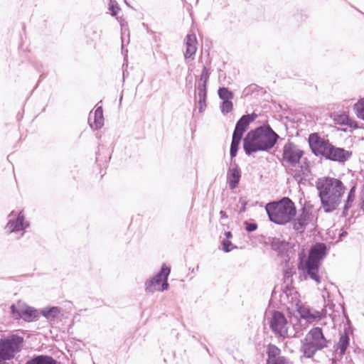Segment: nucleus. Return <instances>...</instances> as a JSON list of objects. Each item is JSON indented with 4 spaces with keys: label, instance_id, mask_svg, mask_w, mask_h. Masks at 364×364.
I'll return each instance as SVG.
<instances>
[{
    "label": "nucleus",
    "instance_id": "nucleus-1",
    "mask_svg": "<svg viewBox=\"0 0 364 364\" xmlns=\"http://www.w3.org/2000/svg\"><path fill=\"white\" fill-rule=\"evenodd\" d=\"M279 136L269 124L250 130L244 137L242 146L246 155L257 151H269L277 143Z\"/></svg>",
    "mask_w": 364,
    "mask_h": 364
},
{
    "label": "nucleus",
    "instance_id": "nucleus-2",
    "mask_svg": "<svg viewBox=\"0 0 364 364\" xmlns=\"http://www.w3.org/2000/svg\"><path fill=\"white\" fill-rule=\"evenodd\" d=\"M318 195L325 213L334 211L340 205L345 186L338 178L323 177L316 181Z\"/></svg>",
    "mask_w": 364,
    "mask_h": 364
},
{
    "label": "nucleus",
    "instance_id": "nucleus-3",
    "mask_svg": "<svg viewBox=\"0 0 364 364\" xmlns=\"http://www.w3.org/2000/svg\"><path fill=\"white\" fill-rule=\"evenodd\" d=\"M304 151L300 146L291 141H288L282 148V154L280 159L282 166L289 170L299 166L300 169L296 170L294 178L301 180L304 176L309 171V162L306 158H304Z\"/></svg>",
    "mask_w": 364,
    "mask_h": 364
},
{
    "label": "nucleus",
    "instance_id": "nucleus-4",
    "mask_svg": "<svg viewBox=\"0 0 364 364\" xmlns=\"http://www.w3.org/2000/svg\"><path fill=\"white\" fill-rule=\"evenodd\" d=\"M265 210L269 220L277 225L289 223L296 213L294 202L288 197L267 203Z\"/></svg>",
    "mask_w": 364,
    "mask_h": 364
},
{
    "label": "nucleus",
    "instance_id": "nucleus-5",
    "mask_svg": "<svg viewBox=\"0 0 364 364\" xmlns=\"http://www.w3.org/2000/svg\"><path fill=\"white\" fill-rule=\"evenodd\" d=\"M23 343V337L15 334L0 338V364L14 359L21 350Z\"/></svg>",
    "mask_w": 364,
    "mask_h": 364
},
{
    "label": "nucleus",
    "instance_id": "nucleus-6",
    "mask_svg": "<svg viewBox=\"0 0 364 364\" xmlns=\"http://www.w3.org/2000/svg\"><path fill=\"white\" fill-rule=\"evenodd\" d=\"M308 143L311 152L316 156H322L326 159L332 144L328 139L321 137L318 133H312L309 136Z\"/></svg>",
    "mask_w": 364,
    "mask_h": 364
},
{
    "label": "nucleus",
    "instance_id": "nucleus-7",
    "mask_svg": "<svg viewBox=\"0 0 364 364\" xmlns=\"http://www.w3.org/2000/svg\"><path fill=\"white\" fill-rule=\"evenodd\" d=\"M288 321L284 314L274 311L269 321V327L277 337L285 338L288 334Z\"/></svg>",
    "mask_w": 364,
    "mask_h": 364
},
{
    "label": "nucleus",
    "instance_id": "nucleus-8",
    "mask_svg": "<svg viewBox=\"0 0 364 364\" xmlns=\"http://www.w3.org/2000/svg\"><path fill=\"white\" fill-rule=\"evenodd\" d=\"M170 272L171 269L166 264H163L161 270L152 278L148 279L145 282L146 291L148 293H154L157 291L159 284L162 282V279H168Z\"/></svg>",
    "mask_w": 364,
    "mask_h": 364
},
{
    "label": "nucleus",
    "instance_id": "nucleus-9",
    "mask_svg": "<svg viewBox=\"0 0 364 364\" xmlns=\"http://www.w3.org/2000/svg\"><path fill=\"white\" fill-rule=\"evenodd\" d=\"M320 265L301 259L298 266L299 269L304 272L305 279H311L317 284L321 282V277L319 274Z\"/></svg>",
    "mask_w": 364,
    "mask_h": 364
},
{
    "label": "nucleus",
    "instance_id": "nucleus-10",
    "mask_svg": "<svg viewBox=\"0 0 364 364\" xmlns=\"http://www.w3.org/2000/svg\"><path fill=\"white\" fill-rule=\"evenodd\" d=\"M11 311L15 318H23L27 322L36 321L39 317L38 311L31 306H26L24 309H18L13 304L11 306Z\"/></svg>",
    "mask_w": 364,
    "mask_h": 364
},
{
    "label": "nucleus",
    "instance_id": "nucleus-11",
    "mask_svg": "<svg viewBox=\"0 0 364 364\" xmlns=\"http://www.w3.org/2000/svg\"><path fill=\"white\" fill-rule=\"evenodd\" d=\"M327 253L326 245L323 242H317L313 245L309 252V255L304 261L321 264V261Z\"/></svg>",
    "mask_w": 364,
    "mask_h": 364
},
{
    "label": "nucleus",
    "instance_id": "nucleus-12",
    "mask_svg": "<svg viewBox=\"0 0 364 364\" xmlns=\"http://www.w3.org/2000/svg\"><path fill=\"white\" fill-rule=\"evenodd\" d=\"M305 340L316 346L320 350L327 347V340L323 336L321 328L314 327L309 331L305 337Z\"/></svg>",
    "mask_w": 364,
    "mask_h": 364
},
{
    "label": "nucleus",
    "instance_id": "nucleus-13",
    "mask_svg": "<svg viewBox=\"0 0 364 364\" xmlns=\"http://www.w3.org/2000/svg\"><path fill=\"white\" fill-rule=\"evenodd\" d=\"M351 156L352 152L350 151L331 144L326 159L344 164Z\"/></svg>",
    "mask_w": 364,
    "mask_h": 364
},
{
    "label": "nucleus",
    "instance_id": "nucleus-14",
    "mask_svg": "<svg viewBox=\"0 0 364 364\" xmlns=\"http://www.w3.org/2000/svg\"><path fill=\"white\" fill-rule=\"evenodd\" d=\"M257 117V114L255 112L242 115L237 122L232 135L242 138L243 134L248 129L250 123L254 122Z\"/></svg>",
    "mask_w": 364,
    "mask_h": 364
},
{
    "label": "nucleus",
    "instance_id": "nucleus-15",
    "mask_svg": "<svg viewBox=\"0 0 364 364\" xmlns=\"http://www.w3.org/2000/svg\"><path fill=\"white\" fill-rule=\"evenodd\" d=\"M314 215L309 208L304 207L301 209L298 217L293 222V228L296 231H303L306 226L312 222Z\"/></svg>",
    "mask_w": 364,
    "mask_h": 364
},
{
    "label": "nucleus",
    "instance_id": "nucleus-16",
    "mask_svg": "<svg viewBox=\"0 0 364 364\" xmlns=\"http://www.w3.org/2000/svg\"><path fill=\"white\" fill-rule=\"evenodd\" d=\"M29 226V223L25 221V217L21 211L18 213L16 220H11L8 222L6 228L9 232H18L25 230Z\"/></svg>",
    "mask_w": 364,
    "mask_h": 364
},
{
    "label": "nucleus",
    "instance_id": "nucleus-17",
    "mask_svg": "<svg viewBox=\"0 0 364 364\" xmlns=\"http://www.w3.org/2000/svg\"><path fill=\"white\" fill-rule=\"evenodd\" d=\"M241 171L239 166L234 161V166L229 168L227 173V180L230 189L235 188L240 180Z\"/></svg>",
    "mask_w": 364,
    "mask_h": 364
},
{
    "label": "nucleus",
    "instance_id": "nucleus-18",
    "mask_svg": "<svg viewBox=\"0 0 364 364\" xmlns=\"http://www.w3.org/2000/svg\"><path fill=\"white\" fill-rule=\"evenodd\" d=\"M186 43V51L184 53L185 58H191L193 55H195L197 48H196V38L193 34H188L185 39Z\"/></svg>",
    "mask_w": 364,
    "mask_h": 364
},
{
    "label": "nucleus",
    "instance_id": "nucleus-19",
    "mask_svg": "<svg viewBox=\"0 0 364 364\" xmlns=\"http://www.w3.org/2000/svg\"><path fill=\"white\" fill-rule=\"evenodd\" d=\"M50 355H36L26 360L25 364H60Z\"/></svg>",
    "mask_w": 364,
    "mask_h": 364
},
{
    "label": "nucleus",
    "instance_id": "nucleus-20",
    "mask_svg": "<svg viewBox=\"0 0 364 364\" xmlns=\"http://www.w3.org/2000/svg\"><path fill=\"white\" fill-rule=\"evenodd\" d=\"M318 350H321L316 346L311 344V343H310L309 341H307L305 339L304 341H302L301 351L303 353L304 355L306 358H312Z\"/></svg>",
    "mask_w": 364,
    "mask_h": 364
},
{
    "label": "nucleus",
    "instance_id": "nucleus-21",
    "mask_svg": "<svg viewBox=\"0 0 364 364\" xmlns=\"http://www.w3.org/2000/svg\"><path fill=\"white\" fill-rule=\"evenodd\" d=\"M281 350L273 344H269L267 348V354L268 359L267 360L266 364H270L271 363L277 360L281 356Z\"/></svg>",
    "mask_w": 364,
    "mask_h": 364
},
{
    "label": "nucleus",
    "instance_id": "nucleus-22",
    "mask_svg": "<svg viewBox=\"0 0 364 364\" xmlns=\"http://www.w3.org/2000/svg\"><path fill=\"white\" fill-rule=\"evenodd\" d=\"M94 122L90 127L94 129H99L103 126L104 117L102 107H97L93 113Z\"/></svg>",
    "mask_w": 364,
    "mask_h": 364
},
{
    "label": "nucleus",
    "instance_id": "nucleus-23",
    "mask_svg": "<svg viewBox=\"0 0 364 364\" xmlns=\"http://www.w3.org/2000/svg\"><path fill=\"white\" fill-rule=\"evenodd\" d=\"M334 119L336 123L340 125H347L354 129L358 127L357 122L350 119L349 117L345 114L337 115Z\"/></svg>",
    "mask_w": 364,
    "mask_h": 364
},
{
    "label": "nucleus",
    "instance_id": "nucleus-24",
    "mask_svg": "<svg viewBox=\"0 0 364 364\" xmlns=\"http://www.w3.org/2000/svg\"><path fill=\"white\" fill-rule=\"evenodd\" d=\"M350 338L346 332L341 334L337 343V348L340 351L341 355L345 354L348 346H349Z\"/></svg>",
    "mask_w": 364,
    "mask_h": 364
},
{
    "label": "nucleus",
    "instance_id": "nucleus-25",
    "mask_svg": "<svg viewBox=\"0 0 364 364\" xmlns=\"http://www.w3.org/2000/svg\"><path fill=\"white\" fill-rule=\"evenodd\" d=\"M271 247L272 249L277 252L279 255H282L287 250V242L284 240L274 238L271 242Z\"/></svg>",
    "mask_w": 364,
    "mask_h": 364
},
{
    "label": "nucleus",
    "instance_id": "nucleus-26",
    "mask_svg": "<svg viewBox=\"0 0 364 364\" xmlns=\"http://www.w3.org/2000/svg\"><path fill=\"white\" fill-rule=\"evenodd\" d=\"M242 139V138H240V137H238V136H236L234 135H232V141H231L230 149V155L231 157V162H230L231 164L234 162L233 158H235L237 156V151L239 149V146H240Z\"/></svg>",
    "mask_w": 364,
    "mask_h": 364
},
{
    "label": "nucleus",
    "instance_id": "nucleus-27",
    "mask_svg": "<svg viewBox=\"0 0 364 364\" xmlns=\"http://www.w3.org/2000/svg\"><path fill=\"white\" fill-rule=\"evenodd\" d=\"M355 187L353 186L347 196V199L346 200V203L344 204L342 215L346 217L348 215V212L349 208L352 206V204L353 203L354 198H355Z\"/></svg>",
    "mask_w": 364,
    "mask_h": 364
},
{
    "label": "nucleus",
    "instance_id": "nucleus-28",
    "mask_svg": "<svg viewBox=\"0 0 364 364\" xmlns=\"http://www.w3.org/2000/svg\"><path fill=\"white\" fill-rule=\"evenodd\" d=\"M60 313V309L57 306H52L41 311V314L46 318L50 319L55 318Z\"/></svg>",
    "mask_w": 364,
    "mask_h": 364
},
{
    "label": "nucleus",
    "instance_id": "nucleus-29",
    "mask_svg": "<svg viewBox=\"0 0 364 364\" xmlns=\"http://www.w3.org/2000/svg\"><path fill=\"white\" fill-rule=\"evenodd\" d=\"M218 93L219 97L223 100V101L231 100L234 97L233 92L225 87H220L218 90Z\"/></svg>",
    "mask_w": 364,
    "mask_h": 364
},
{
    "label": "nucleus",
    "instance_id": "nucleus-30",
    "mask_svg": "<svg viewBox=\"0 0 364 364\" xmlns=\"http://www.w3.org/2000/svg\"><path fill=\"white\" fill-rule=\"evenodd\" d=\"M357 117L364 120V99L359 100L353 106Z\"/></svg>",
    "mask_w": 364,
    "mask_h": 364
},
{
    "label": "nucleus",
    "instance_id": "nucleus-31",
    "mask_svg": "<svg viewBox=\"0 0 364 364\" xmlns=\"http://www.w3.org/2000/svg\"><path fill=\"white\" fill-rule=\"evenodd\" d=\"M233 108L232 102L230 100L223 101L220 105L221 112L226 114L232 111Z\"/></svg>",
    "mask_w": 364,
    "mask_h": 364
},
{
    "label": "nucleus",
    "instance_id": "nucleus-32",
    "mask_svg": "<svg viewBox=\"0 0 364 364\" xmlns=\"http://www.w3.org/2000/svg\"><path fill=\"white\" fill-rule=\"evenodd\" d=\"M259 87L255 84H252L246 87L242 91V96L244 97L252 94L253 92H258Z\"/></svg>",
    "mask_w": 364,
    "mask_h": 364
},
{
    "label": "nucleus",
    "instance_id": "nucleus-33",
    "mask_svg": "<svg viewBox=\"0 0 364 364\" xmlns=\"http://www.w3.org/2000/svg\"><path fill=\"white\" fill-rule=\"evenodd\" d=\"M299 313L302 318L306 319L309 321H311V317H313L311 316V309L306 307H300L299 309Z\"/></svg>",
    "mask_w": 364,
    "mask_h": 364
},
{
    "label": "nucleus",
    "instance_id": "nucleus-34",
    "mask_svg": "<svg viewBox=\"0 0 364 364\" xmlns=\"http://www.w3.org/2000/svg\"><path fill=\"white\" fill-rule=\"evenodd\" d=\"M222 246H223L222 250L225 252H229L236 247L233 246L232 243L230 240H225V239H224L222 241Z\"/></svg>",
    "mask_w": 364,
    "mask_h": 364
},
{
    "label": "nucleus",
    "instance_id": "nucleus-35",
    "mask_svg": "<svg viewBox=\"0 0 364 364\" xmlns=\"http://www.w3.org/2000/svg\"><path fill=\"white\" fill-rule=\"evenodd\" d=\"M210 77V72L206 67H203L201 74L199 77V82L208 83Z\"/></svg>",
    "mask_w": 364,
    "mask_h": 364
},
{
    "label": "nucleus",
    "instance_id": "nucleus-36",
    "mask_svg": "<svg viewBox=\"0 0 364 364\" xmlns=\"http://www.w3.org/2000/svg\"><path fill=\"white\" fill-rule=\"evenodd\" d=\"M244 224L245 225V230L248 232H253L256 230L257 228V224L255 223H249L247 221H245Z\"/></svg>",
    "mask_w": 364,
    "mask_h": 364
},
{
    "label": "nucleus",
    "instance_id": "nucleus-37",
    "mask_svg": "<svg viewBox=\"0 0 364 364\" xmlns=\"http://www.w3.org/2000/svg\"><path fill=\"white\" fill-rule=\"evenodd\" d=\"M206 99L207 98H204L203 100V98H198V109L200 112H202L205 107H206Z\"/></svg>",
    "mask_w": 364,
    "mask_h": 364
},
{
    "label": "nucleus",
    "instance_id": "nucleus-38",
    "mask_svg": "<svg viewBox=\"0 0 364 364\" xmlns=\"http://www.w3.org/2000/svg\"><path fill=\"white\" fill-rule=\"evenodd\" d=\"M168 287H169V284L168 283V279H163L162 282H161V287H158L157 291H163L164 290L168 289Z\"/></svg>",
    "mask_w": 364,
    "mask_h": 364
},
{
    "label": "nucleus",
    "instance_id": "nucleus-39",
    "mask_svg": "<svg viewBox=\"0 0 364 364\" xmlns=\"http://www.w3.org/2000/svg\"><path fill=\"white\" fill-rule=\"evenodd\" d=\"M109 10L111 11L112 16H116L117 14V11L119 10L118 6L116 5L114 6L113 3H111L109 6Z\"/></svg>",
    "mask_w": 364,
    "mask_h": 364
},
{
    "label": "nucleus",
    "instance_id": "nucleus-40",
    "mask_svg": "<svg viewBox=\"0 0 364 364\" xmlns=\"http://www.w3.org/2000/svg\"><path fill=\"white\" fill-rule=\"evenodd\" d=\"M198 98H207V90H198Z\"/></svg>",
    "mask_w": 364,
    "mask_h": 364
},
{
    "label": "nucleus",
    "instance_id": "nucleus-41",
    "mask_svg": "<svg viewBox=\"0 0 364 364\" xmlns=\"http://www.w3.org/2000/svg\"><path fill=\"white\" fill-rule=\"evenodd\" d=\"M207 84L206 82H199L198 81V90H207Z\"/></svg>",
    "mask_w": 364,
    "mask_h": 364
},
{
    "label": "nucleus",
    "instance_id": "nucleus-42",
    "mask_svg": "<svg viewBox=\"0 0 364 364\" xmlns=\"http://www.w3.org/2000/svg\"><path fill=\"white\" fill-rule=\"evenodd\" d=\"M311 316L313 317H311V321L316 319V318H321V313L318 311H315L314 313L311 312Z\"/></svg>",
    "mask_w": 364,
    "mask_h": 364
},
{
    "label": "nucleus",
    "instance_id": "nucleus-43",
    "mask_svg": "<svg viewBox=\"0 0 364 364\" xmlns=\"http://www.w3.org/2000/svg\"><path fill=\"white\" fill-rule=\"evenodd\" d=\"M220 215L221 219L227 218H228V215H227L225 211H223V210H220Z\"/></svg>",
    "mask_w": 364,
    "mask_h": 364
},
{
    "label": "nucleus",
    "instance_id": "nucleus-44",
    "mask_svg": "<svg viewBox=\"0 0 364 364\" xmlns=\"http://www.w3.org/2000/svg\"><path fill=\"white\" fill-rule=\"evenodd\" d=\"M225 235L226 238H231L232 237V234L230 231L225 232Z\"/></svg>",
    "mask_w": 364,
    "mask_h": 364
},
{
    "label": "nucleus",
    "instance_id": "nucleus-45",
    "mask_svg": "<svg viewBox=\"0 0 364 364\" xmlns=\"http://www.w3.org/2000/svg\"><path fill=\"white\" fill-rule=\"evenodd\" d=\"M245 205H246V203L245 202H242V208L240 209V212H243L245 210Z\"/></svg>",
    "mask_w": 364,
    "mask_h": 364
},
{
    "label": "nucleus",
    "instance_id": "nucleus-46",
    "mask_svg": "<svg viewBox=\"0 0 364 364\" xmlns=\"http://www.w3.org/2000/svg\"><path fill=\"white\" fill-rule=\"evenodd\" d=\"M347 235V232L344 231L340 234V237H345Z\"/></svg>",
    "mask_w": 364,
    "mask_h": 364
},
{
    "label": "nucleus",
    "instance_id": "nucleus-47",
    "mask_svg": "<svg viewBox=\"0 0 364 364\" xmlns=\"http://www.w3.org/2000/svg\"><path fill=\"white\" fill-rule=\"evenodd\" d=\"M93 34L95 36V38H100V34H98L96 31H94Z\"/></svg>",
    "mask_w": 364,
    "mask_h": 364
},
{
    "label": "nucleus",
    "instance_id": "nucleus-48",
    "mask_svg": "<svg viewBox=\"0 0 364 364\" xmlns=\"http://www.w3.org/2000/svg\"><path fill=\"white\" fill-rule=\"evenodd\" d=\"M92 112H91L90 113V115H89V119H88L89 122H90L91 118H92Z\"/></svg>",
    "mask_w": 364,
    "mask_h": 364
}]
</instances>
